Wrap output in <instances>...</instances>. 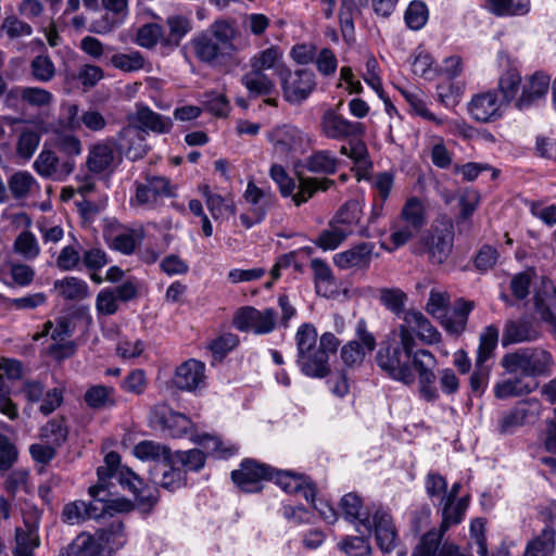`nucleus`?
Returning <instances> with one entry per match:
<instances>
[{"instance_id": "obj_33", "label": "nucleus", "mask_w": 556, "mask_h": 556, "mask_svg": "<svg viewBox=\"0 0 556 556\" xmlns=\"http://www.w3.org/2000/svg\"><path fill=\"white\" fill-rule=\"evenodd\" d=\"M250 67L266 73L271 71L280 77L282 71L287 68L283 63V51L278 46H270L255 53L250 59Z\"/></svg>"}, {"instance_id": "obj_34", "label": "nucleus", "mask_w": 556, "mask_h": 556, "mask_svg": "<svg viewBox=\"0 0 556 556\" xmlns=\"http://www.w3.org/2000/svg\"><path fill=\"white\" fill-rule=\"evenodd\" d=\"M340 165L341 161L327 149L313 151L303 163L306 170L319 175H333Z\"/></svg>"}, {"instance_id": "obj_26", "label": "nucleus", "mask_w": 556, "mask_h": 556, "mask_svg": "<svg viewBox=\"0 0 556 556\" xmlns=\"http://www.w3.org/2000/svg\"><path fill=\"white\" fill-rule=\"evenodd\" d=\"M403 321L399 327H404L412 336L416 333L417 338L425 344L432 345L441 341V333L421 312L406 311Z\"/></svg>"}, {"instance_id": "obj_7", "label": "nucleus", "mask_w": 556, "mask_h": 556, "mask_svg": "<svg viewBox=\"0 0 556 556\" xmlns=\"http://www.w3.org/2000/svg\"><path fill=\"white\" fill-rule=\"evenodd\" d=\"M403 226H394L390 240L395 248L407 243L426 225V210L421 200L412 197L406 200L400 215Z\"/></svg>"}, {"instance_id": "obj_60", "label": "nucleus", "mask_w": 556, "mask_h": 556, "mask_svg": "<svg viewBox=\"0 0 556 556\" xmlns=\"http://www.w3.org/2000/svg\"><path fill=\"white\" fill-rule=\"evenodd\" d=\"M9 277L10 279L2 278L3 282L8 286L16 285L20 287H26L30 285L35 277V270L33 267L22 263H10L9 264Z\"/></svg>"}, {"instance_id": "obj_32", "label": "nucleus", "mask_w": 556, "mask_h": 556, "mask_svg": "<svg viewBox=\"0 0 556 556\" xmlns=\"http://www.w3.org/2000/svg\"><path fill=\"white\" fill-rule=\"evenodd\" d=\"M243 197L250 205L251 213L257 214V219H264L268 210L277 202L274 192L257 187L253 180L248 182Z\"/></svg>"}, {"instance_id": "obj_17", "label": "nucleus", "mask_w": 556, "mask_h": 556, "mask_svg": "<svg viewBox=\"0 0 556 556\" xmlns=\"http://www.w3.org/2000/svg\"><path fill=\"white\" fill-rule=\"evenodd\" d=\"M40 516L37 511L24 515L23 527L15 529V546L13 556H35L34 552L40 546Z\"/></svg>"}, {"instance_id": "obj_2", "label": "nucleus", "mask_w": 556, "mask_h": 556, "mask_svg": "<svg viewBox=\"0 0 556 556\" xmlns=\"http://www.w3.org/2000/svg\"><path fill=\"white\" fill-rule=\"evenodd\" d=\"M296 345V365L300 371L309 378L323 379L330 371L329 355L337 352L339 339L332 332H325L318 339L316 328L308 323L302 324L294 336Z\"/></svg>"}, {"instance_id": "obj_53", "label": "nucleus", "mask_w": 556, "mask_h": 556, "mask_svg": "<svg viewBox=\"0 0 556 556\" xmlns=\"http://www.w3.org/2000/svg\"><path fill=\"white\" fill-rule=\"evenodd\" d=\"M13 251L24 260L33 261L40 254L41 249L36 236L28 230H23L14 240Z\"/></svg>"}, {"instance_id": "obj_3", "label": "nucleus", "mask_w": 556, "mask_h": 556, "mask_svg": "<svg viewBox=\"0 0 556 556\" xmlns=\"http://www.w3.org/2000/svg\"><path fill=\"white\" fill-rule=\"evenodd\" d=\"M238 36L235 21L219 18L198 33L190 40V47L201 63L212 67L224 66L233 60L239 50L236 45Z\"/></svg>"}, {"instance_id": "obj_5", "label": "nucleus", "mask_w": 556, "mask_h": 556, "mask_svg": "<svg viewBox=\"0 0 556 556\" xmlns=\"http://www.w3.org/2000/svg\"><path fill=\"white\" fill-rule=\"evenodd\" d=\"M508 375L521 378H546L553 375L556 363L553 354L541 348H519L506 353L500 361Z\"/></svg>"}, {"instance_id": "obj_8", "label": "nucleus", "mask_w": 556, "mask_h": 556, "mask_svg": "<svg viewBox=\"0 0 556 556\" xmlns=\"http://www.w3.org/2000/svg\"><path fill=\"white\" fill-rule=\"evenodd\" d=\"M454 244V230L452 225H445L443 228L434 227L431 231L422 236L418 253L427 254L431 264L440 265L447 261Z\"/></svg>"}, {"instance_id": "obj_48", "label": "nucleus", "mask_w": 556, "mask_h": 556, "mask_svg": "<svg viewBox=\"0 0 556 556\" xmlns=\"http://www.w3.org/2000/svg\"><path fill=\"white\" fill-rule=\"evenodd\" d=\"M96 534H79L68 546L66 554L59 556H104Z\"/></svg>"}, {"instance_id": "obj_20", "label": "nucleus", "mask_w": 556, "mask_h": 556, "mask_svg": "<svg viewBox=\"0 0 556 556\" xmlns=\"http://www.w3.org/2000/svg\"><path fill=\"white\" fill-rule=\"evenodd\" d=\"M506 105L494 90L475 94L468 103L471 117L481 123H490L502 117Z\"/></svg>"}, {"instance_id": "obj_21", "label": "nucleus", "mask_w": 556, "mask_h": 556, "mask_svg": "<svg viewBox=\"0 0 556 556\" xmlns=\"http://www.w3.org/2000/svg\"><path fill=\"white\" fill-rule=\"evenodd\" d=\"M113 140L119 152L130 161L142 159L149 150L146 131L135 125L123 127Z\"/></svg>"}, {"instance_id": "obj_28", "label": "nucleus", "mask_w": 556, "mask_h": 556, "mask_svg": "<svg viewBox=\"0 0 556 556\" xmlns=\"http://www.w3.org/2000/svg\"><path fill=\"white\" fill-rule=\"evenodd\" d=\"M340 508L345 519L354 523L358 532L371 531L370 514L363 506L362 498L358 495L354 493L345 494L340 501Z\"/></svg>"}, {"instance_id": "obj_44", "label": "nucleus", "mask_w": 556, "mask_h": 556, "mask_svg": "<svg viewBox=\"0 0 556 556\" xmlns=\"http://www.w3.org/2000/svg\"><path fill=\"white\" fill-rule=\"evenodd\" d=\"M132 454L140 460L153 462L155 465H160L169 459L172 452L164 444L152 440H143L134 446Z\"/></svg>"}, {"instance_id": "obj_18", "label": "nucleus", "mask_w": 556, "mask_h": 556, "mask_svg": "<svg viewBox=\"0 0 556 556\" xmlns=\"http://www.w3.org/2000/svg\"><path fill=\"white\" fill-rule=\"evenodd\" d=\"M105 13L91 22L89 31L105 35L119 27L128 18V0H101Z\"/></svg>"}, {"instance_id": "obj_27", "label": "nucleus", "mask_w": 556, "mask_h": 556, "mask_svg": "<svg viewBox=\"0 0 556 556\" xmlns=\"http://www.w3.org/2000/svg\"><path fill=\"white\" fill-rule=\"evenodd\" d=\"M119 483L135 495L141 509H151L156 504L157 496L155 495V490L147 486L143 480L131 469L121 471Z\"/></svg>"}, {"instance_id": "obj_36", "label": "nucleus", "mask_w": 556, "mask_h": 556, "mask_svg": "<svg viewBox=\"0 0 556 556\" xmlns=\"http://www.w3.org/2000/svg\"><path fill=\"white\" fill-rule=\"evenodd\" d=\"M53 291L59 298L66 301H81L88 298L90 293L88 283L74 276L55 280Z\"/></svg>"}, {"instance_id": "obj_11", "label": "nucleus", "mask_w": 556, "mask_h": 556, "mask_svg": "<svg viewBox=\"0 0 556 556\" xmlns=\"http://www.w3.org/2000/svg\"><path fill=\"white\" fill-rule=\"evenodd\" d=\"M285 99L292 104L303 102L315 88V75L309 70L291 72L288 67L280 75Z\"/></svg>"}, {"instance_id": "obj_43", "label": "nucleus", "mask_w": 556, "mask_h": 556, "mask_svg": "<svg viewBox=\"0 0 556 556\" xmlns=\"http://www.w3.org/2000/svg\"><path fill=\"white\" fill-rule=\"evenodd\" d=\"M9 190L16 200L28 198L34 192L40 191L36 178L27 170H18L11 175L8 180Z\"/></svg>"}, {"instance_id": "obj_38", "label": "nucleus", "mask_w": 556, "mask_h": 556, "mask_svg": "<svg viewBox=\"0 0 556 556\" xmlns=\"http://www.w3.org/2000/svg\"><path fill=\"white\" fill-rule=\"evenodd\" d=\"M333 185L334 181L328 178L318 179L298 174V191L291 194L292 201L300 206L313 198L317 191H326Z\"/></svg>"}, {"instance_id": "obj_64", "label": "nucleus", "mask_w": 556, "mask_h": 556, "mask_svg": "<svg viewBox=\"0 0 556 556\" xmlns=\"http://www.w3.org/2000/svg\"><path fill=\"white\" fill-rule=\"evenodd\" d=\"M163 36V28L155 23H148L141 26L136 35V43L146 49L154 48L161 37Z\"/></svg>"}, {"instance_id": "obj_30", "label": "nucleus", "mask_w": 556, "mask_h": 556, "mask_svg": "<svg viewBox=\"0 0 556 556\" xmlns=\"http://www.w3.org/2000/svg\"><path fill=\"white\" fill-rule=\"evenodd\" d=\"M150 475L155 484L169 491L177 490L186 484L185 471H182L178 464H174L173 454L169 456V459L155 465Z\"/></svg>"}, {"instance_id": "obj_4", "label": "nucleus", "mask_w": 556, "mask_h": 556, "mask_svg": "<svg viewBox=\"0 0 556 556\" xmlns=\"http://www.w3.org/2000/svg\"><path fill=\"white\" fill-rule=\"evenodd\" d=\"M396 333L399 340L387 341L378 351L376 362L378 367L390 378L410 386L415 382L410 358L416 340L404 327H397Z\"/></svg>"}, {"instance_id": "obj_24", "label": "nucleus", "mask_w": 556, "mask_h": 556, "mask_svg": "<svg viewBox=\"0 0 556 556\" xmlns=\"http://www.w3.org/2000/svg\"><path fill=\"white\" fill-rule=\"evenodd\" d=\"M551 85V77L542 71L528 76L522 86L521 94L516 100L518 110H526L544 99Z\"/></svg>"}, {"instance_id": "obj_25", "label": "nucleus", "mask_w": 556, "mask_h": 556, "mask_svg": "<svg viewBox=\"0 0 556 556\" xmlns=\"http://www.w3.org/2000/svg\"><path fill=\"white\" fill-rule=\"evenodd\" d=\"M129 125H135L146 131L167 134L173 127L172 119L161 115L143 103L136 104V111L129 116Z\"/></svg>"}, {"instance_id": "obj_42", "label": "nucleus", "mask_w": 556, "mask_h": 556, "mask_svg": "<svg viewBox=\"0 0 556 556\" xmlns=\"http://www.w3.org/2000/svg\"><path fill=\"white\" fill-rule=\"evenodd\" d=\"M110 62L113 67L125 73L151 71V63L140 51L137 50L115 53L111 56Z\"/></svg>"}, {"instance_id": "obj_1", "label": "nucleus", "mask_w": 556, "mask_h": 556, "mask_svg": "<svg viewBox=\"0 0 556 556\" xmlns=\"http://www.w3.org/2000/svg\"><path fill=\"white\" fill-rule=\"evenodd\" d=\"M231 479L247 493L260 492L264 480H274L286 493L301 494L306 501H313L315 494V488L308 477L291 471H276L273 467L251 458L241 462L239 469L231 472Z\"/></svg>"}, {"instance_id": "obj_9", "label": "nucleus", "mask_w": 556, "mask_h": 556, "mask_svg": "<svg viewBox=\"0 0 556 556\" xmlns=\"http://www.w3.org/2000/svg\"><path fill=\"white\" fill-rule=\"evenodd\" d=\"M232 323L240 331L267 334L276 328L277 313L271 307L260 311L253 306H243L236 312Z\"/></svg>"}, {"instance_id": "obj_54", "label": "nucleus", "mask_w": 556, "mask_h": 556, "mask_svg": "<svg viewBox=\"0 0 556 556\" xmlns=\"http://www.w3.org/2000/svg\"><path fill=\"white\" fill-rule=\"evenodd\" d=\"M354 0H341L339 10V23L342 37L349 45L355 41V27H354Z\"/></svg>"}, {"instance_id": "obj_58", "label": "nucleus", "mask_w": 556, "mask_h": 556, "mask_svg": "<svg viewBox=\"0 0 556 556\" xmlns=\"http://www.w3.org/2000/svg\"><path fill=\"white\" fill-rule=\"evenodd\" d=\"M428 18L429 11L426 3L418 0L412 1L404 13L405 24L412 30L424 28Z\"/></svg>"}, {"instance_id": "obj_31", "label": "nucleus", "mask_w": 556, "mask_h": 556, "mask_svg": "<svg viewBox=\"0 0 556 556\" xmlns=\"http://www.w3.org/2000/svg\"><path fill=\"white\" fill-rule=\"evenodd\" d=\"M475 308V302L463 298L455 302L454 308L450 314H443L442 326L451 334L459 336L467 327L468 316Z\"/></svg>"}, {"instance_id": "obj_6", "label": "nucleus", "mask_w": 556, "mask_h": 556, "mask_svg": "<svg viewBox=\"0 0 556 556\" xmlns=\"http://www.w3.org/2000/svg\"><path fill=\"white\" fill-rule=\"evenodd\" d=\"M266 138L271 144L274 153L285 160L303 153L309 141L307 134L291 124L273 127L266 134Z\"/></svg>"}, {"instance_id": "obj_56", "label": "nucleus", "mask_w": 556, "mask_h": 556, "mask_svg": "<svg viewBox=\"0 0 556 556\" xmlns=\"http://www.w3.org/2000/svg\"><path fill=\"white\" fill-rule=\"evenodd\" d=\"M30 74L36 81L49 83L55 77V65L48 54L36 55L30 64Z\"/></svg>"}, {"instance_id": "obj_46", "label": "nucleus", "mask_w": 556, "mask_h": 556, "mask_svg": "<svg viewBox=\"0 0 556 556\" xmlns=\"http://www.w3.org/2000/svg\"><path fill=\"white\" fill-rule=\"evenodd\" d=\"M311 267L314 274L317 293L324 296L334 293L336 279L329 265L320 258H313Z\"/></svg>"}, {"instance_id": "obj_16", "label": "nucleus", "mask_w": 556, "mask_h": 556, "mask_svg": "<svg viewBox=\"0 0 556 556\" xmlns=\"http://www.w3.org/2000/svg\"><path fill=\"white\" fill-rule=\"evenodd\" d=\"M542 336L540 326L527 316L509 318L505 321L502 332V346L529 343L539 340Z\"/></svg>"}, {"instance_id": "obj_35", "label": "nucleus", "mask_w": 556, "mask_h": 556, "mask_svg": "<svg viewBox=\"0 0 556 556\" xmlns=\"http://www.w3.org/2000/svg\"><path fill=\"white\" fill-rule=\"evenodd\" d=\"M241 83L251 98L270 96L276 89V83L270 75L252 67L241 77Z\"/></svg>"}, {"instance_id": "obj_55", "label": "nucleus", "mask_w": 556, "mask_h": 556, "mask_svg": "<svg viewBox=\"0 0 556 556\" xmlns=\"http://www.w3.org/2000/svg\"><path fill=\"white\" fill-rule=\"evenodd\" d=\"M174 464L185 471H200L205 465V454L199 448H192L189 451H178L173 454Z\"/></svg>"}, {"instance_id": "obj_12", "label": "nucleus", "mask_w": 556, "mask_h": 556, "mask_svg": "<svg viewBox=\"0 0 556 556\" xmlns=\"http://www.w3.org/2000/svg\"><path fill=\"white\" fill-rule=\"evenodd\" d=\"M355 336L356 339L349 341L341 348L340 356L346 367L361 365L366 354L376 349V338L367 330V324L364 319L357 321Z\"/></svg>"}, {"instance_id": "obj_22", "label": "nucleus", "mask_w": 556, "mask_h": 556, "mask_svg": "<svg viewBox=\"0 0 556 556\" xmlns=\"http://www.w3.org/2000/svg\"><path fill=\"white\" fill-rule=\"evenodd\" d=\"M371 531L376 542L383 553H390L397 546V530L390 513L383 508H376L370 516Z\"/></svg>"}, {"instance_id": "obj_37", "label": "nucleus", "mask_w": 556, "mask_h": 556, "mask_svg": "<svg viewBox=\"0 0 556 556\" xmlns=\"http://www.w3.org/2000/svg\"><path fill=\"white\" fill-rule=\"evenodd\" d=\"M555 544L556 530L552 523H546L540 533L528 542L523 556H551Z\"/></svg>"}, {"instance_id": "obj_62", "label": "nucleus", "mask_w": 556, "mask_h": 556, "mask_svg": "<svg viewBox=\"0 0 556 556\" xmlns=\"http://www.w3.org/2000/svg\"><path fill=\"white\" fill-rule=\"evenodd\" d=\"M1 30L10 40L29 37L33 34V27L15 15L7 16L3 20Z\"/></svg>"}, {"instance_id": "obj_51", "label": "nucleus", "mask_w": 556, "mask_h": 556, "mask_svg": "<svg viewBox=\"0 0 556 556\" xmlns=\"http://www.w3.org/2000/svg\"><path fill=\"white\" fill-rule=\"evenodd\" d=\"M497 343L498 328L493 324L484 327L480 333L476 361L486 363L493 356Z\"/></svg>"}, {"instance_id": "obj_40", "label": "nucleus", "mask_w": 556, "mask_h": 556, "mask_svg": "<svg viewBox=\"0 0 556 556\" xmlns=\"http://www.w3.org/2000/svg\"><path fill=\"white\" fill-rule=\"evenodd\" d=\"M104 556H111L126 542L124 526L121 521H114L109 527L94 532Z\"/></svg>"}, {"instance_id": "obj_47", "label": "nucleus", "mask_w": 556, "mask_h": 556, "mask_svg": "<svg viewBox=\"0 0 556 556\" xmlns=\"http://www.w3.org/2000/svg\"><path fill=\"white\" fill-rule=\"evenodd\" d=\"M353 232L352 228L339 225L334 220L330 223L329 228L323 230L315 244L323 250L337 249Z\"/></svg>"}, {"instance_id": "obj_61", "label": "nucleus", "mask_w": 556, "mask_h": 556, "mask_svg": "<svg viewBox=\"0 0 556 556\" xmlns=\"http://www.w3.org/2000/svg\"><path fill=\"white\" fill-rule=\"evenodd\" d=\"M40 143V135L31 129L23 130L17 139L16 153L20 157L29 160Z\"/></svg>"}, {"instance_id": "obj_41", "label": "nucleus", "mask_w": 556, "mask_h": 556, "mask_svg": "<svg viewBox=\"0 0 556 556\" xmlns=\"http://www.w3.org/2000/svg\"><path fill=\"white\" fill-rule=\"evenodd\" d=\"M484 9L497 17L523 16L529 13L530 0H484Z\"/></svg>"}, {"instance_id": "obj_59", "label": "nucleus", "mask_w": 556, "mask_h": 556, "mask_svg": "<svg viewBox=\"0 0 556 556\" xmlns=\"http://www.w3.org/2000/svg\"><path fill=\"white\" fill-rule=\"evenodd\" d=\"M163 428L173 438H182L192 428V421L180 413L169 412L163 418Z\"/></svg>"}, {"instance_id": "obj_15", "label": "nucleus", "mask_w": 556, "mask_h": 556, "mask_svg": "<svg viewBox=\"0 0 556 556\" xmlns=\"http://www.w3.org/2000/svg\"><path fill=\"white\" fill-rule=\"evenodd\" d=\"M92 500L86 503L88 519H100L114 513L127 511L130 503L119 498H110L105 484L98 483L89 488Z\"/></svg>"}, {"instance_id": "obj_63", "label": "nucleus", "mask_w": 556, "mask_h": 556, "mask_svg": "<svg viewBox=\"0 0 556 556\" xmlns=\"http://www.w3.org/2000/svg\"><path fill=\"white\" fill-rule=\"evenodd\" d=\"M361 216V203L357 200H350L340 207L333 220L339 225L351 228L359 222Z\"/></svg>"}, {"instance_id": "obj_52", "label": "nucleus", "mask_w": 556, "mask_h": 556, "mask_svg": "<svg viewBox=\"0 0 556 556\" xmlns=\"http://www.w3.org/2000/svg\"><path fill=\"white\" fill-rule=\"evenodd\" d=\"M72 334L73 328L71 327L70 320L67 318L61 317L54 321L48 320L45 323L42 330L35 333L33 336V340L38 341L43 337L50 336L54 342L67 341L66 339L72 337Z\"/></svg>"}, {"instance_id": "obj_13", "label": "nucleus", "mask_w": 556, "mask_h": 556, "mask_svg": "<svg viewBox=\"0 0 556 556\" xmlns=\"http://www.w3.org/2000/svg\"><path fill=\"white\" fill-rule=\"evenodd\" d=\"M33 167L45 179L65 181L75 170L76 162L72 159L61 160L52 150L43 149L34 161Z\"/></svg>"}, {"instance_id": "obj_39", "label": "nucleus", "mask_w": 556, "mask_h": 556, "mask_svg": "<svg viewBox=\"0 0 556 556\" xmlns=\"http://www.w3.org/2000/svg\"><path fill=\"white\" fill-rule=\"evenodd\" d=\"M468 497H459L456 502H442L441 507V525L437 529V533L445 534L451 527L460 523L468 508Z\"/></svg>"}, {"instance_id": "obj_49", "label": "nucleus", "mask_w": 556, "mask_h": 556, "mask_svg": "<svg viewBox=\"0 0 556 556\" xmlns=\"http://www.w3.org/2000/svg\"><path fill=\"white\" fill-rule=\"evenodd\" d=\"M521 85V75L515 67H508L504 71L498 78V90L502 94V101L508 104L516 98Z\"/></svg>"}, {"instance_id": "obj_23", "label": "nucleus", "mask_w": 556, "mask_h": 556, "mask_svg": "<svg viewBox=\"0 0 556 556\" xmlns=\"http://www.w3.org/2000/svg\"><path fill=\"white\" fill-rule=\"evenodd\" d=\"M375 244L361 242L333 255V263L340 269L364 270L370 266Z\"/></svg>"}, {"instance_id": "obj_10", "label": "nucleus", "mask_w": 556, "mask_h": 556, "mask_svg": "<svg viewBox=\"0 0 556 556\" xmlns=\"http://www.w3.org/2000/svg\"><path fill=\"white\" fill-rule=\"evenodd\" d=\"M435 365L437 358L430 351L420 349L414 352L412 350L410 368L414 367L418 375L420 396L428 402H434L439 397L434 387L433 368Z\"/></svg>"}, {"instance_id": "obj_57", "label": "nucleus", "mask_w": 556, "mask_h": 556, "mask_svg": "<svg viewBox=\"0 0 556 556\" xmlns=\"http://www.w3.org/2000/svg\"><path fill=\"white\" fill-rule=\"evenodd\" d=\"M379 300L381 304L396 316H404V306L407 294L399 288H383L380 290Z\"/></svg>"}, {"instance_id": "obj_50", "label": "nucleus", "mask_w": 556, "mask_h": 556, "mask_svg": "<svg viewBox=\"0 0 556 556\" xmlns=\"http://www.w3.org/2000/svg\"><path fill=\"white\" fill-rule=\"evenodd\" d=\"M536 387L538 383L530 386L529 383H525L521 377L516 376L515 378H509L497 382L494 386V395L500 400L511 396H520L531 393L534 389H536Z\"/></svg>"}, {"instance_id": "obj_29", "label": "nucleus", "mask_w": 556, "mask_h": 556, "mask_svg": "<svg viewBox=\"0 0 556 556\" xmlns=\"http://www.w3.org/2000/svg\"><path fill=\"white\" fill-rule=\"evenodd\" d=\"M114 140L106 139L93 143L89 150L86 160V166L92 174H102L110 169L115 160Z\"/></svg>"}, {"instance_id": "obj_19", "label": "nucleus", "mask_w": 556, "mask_h": 556, "mask_svg": "<svg viewBox=\"0 0 556 556\" xmlns=\"http://www.w3.org/2000/svg\"><path fill=\"white\" fill-rule=\"evenodd\" d=\"M173 383L181 391L203 390L206 387L205 364L195 358L181 363L175 370Z\"/></svg>"}, {"instance_id": "obj_45", "label": "nucleus", "mask_w": 556, "mask_h": 556, "mask_svg": "<svg viewBox=\"0 0 556 556\" xmlns=\"http://www.w3.org/2000/svg\"><path fill=\"white\" fill-rule=\"evenodd\" d=\"M114 395L115 389L113 387L96 384L87 389L84 401L89 408L101 410L116 405Z\"/></svg>"}, {"instance_id": "obj_14", "label": "nucleus", "mask_w": 556, "mask_h": 556, "mask_svg": "<svg viewBox=\"0 0 556 556\" xmlns=\"http://www.w3.org/2000/svg\"><path fill=\"white\" fill-rule=\"evenodd\" d=\"M320 129L321 134L331 140L357 138L365 131L362 123L349 121L333 110H327L323 114Z\"/></svg>"}]
</instances>
